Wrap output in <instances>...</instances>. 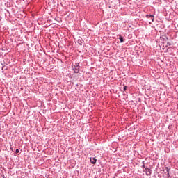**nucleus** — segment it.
Returning a JSON list of instances; mask_svg holds the SVG:
<instances>
[{
	"label": "nucleus",
	"instance_id": "1",
	"mask_svg": "<svg viewBox=\"0 0 178 178\" xmlns=\"http://www.w3.org/2000/svg\"><path fill=\"white\" fill-rule=\"evenodd\" d=\"M146 17H147V19H150V20H152V22H154V17L153 15H147Z\"/></svg>",
	"mask_w": 178,
	"mask_h": 178
},
{
	"label": "nucleus",
	"instance_id": "2",
	"mask_svg": "<svg viewBox=\"0 0 178 178\" xmlns=\"http://www.w3.org/2000/svg\"><path fill=\"white\" fill-rule=\"evenodd\" d=\"M90 162L91 163H92L93 165L97 163V159L95 158H90Z\"/></svg>",
	"mask_w": 178,
	"mask_h": 178
},
{
	"label": "nucleus",
	"instance_id": "3",
	"mask_svg": "<svg viewBox=\"0 0 178 178\" xmlns=\"http://www.w3.org/2000/svg\"><path fill=\"white\" fill-rule=\"evenodd\" d=\"M120 42H123V37L120 36Z\"/></svg>",
	"mask_w": 178,
	"mask_h": 178
},
{
	"label": "nucleus",
	"instance_id": "4",
	"mask_svg": "<svg viewBox=\"0 0 178 178\" xmlns=\"http://www.w3.org/2000/svg\"><path fill=\"white\" fill-rule=\"evenodd\" d=\"M123 90H124V91H126V90H127V86H124V87L123 88Z\"/></svg>",
	"mask_w": 178,
	"mask_h": 178
},
{
	"label": "nucleus",
	"instance_id": "5",
	"mask_svg": "<svg viewBox=\"0 0 178 178\" xmlns=\"http://www.w3.org/2000/svg\"><path fill=\"white\" fill-rule=\"evenodd\" d=\"M15 154H19V149H16Z\"/></svg>",
	"mask_w": 178,
	"mask_h": 178
}]
</instances>
